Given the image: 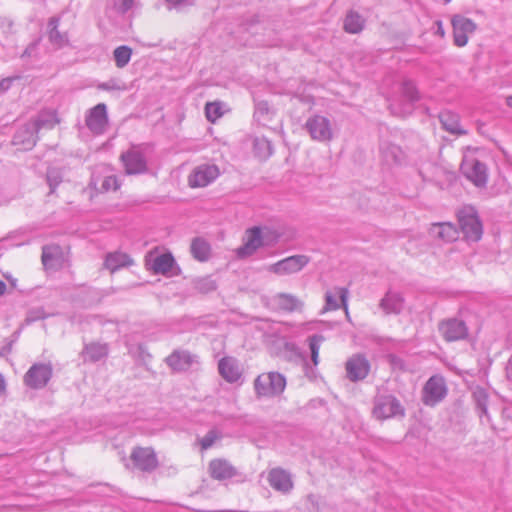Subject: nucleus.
Segmentation results:
<instances>
[{"mask_svg":"<svg viewBox=\"0 0 512 512\" xmlns=\"http://www.w3.org/2000/svg\"><path fill=\"white\" fill-rule=\"evenodd\" d=\"M311 355V358H312V361L315 365H317L318 363V355L319 354H310Z\"/></svg>","mask_w":512,"mask_h":512,"instance_id":"052dcab7","label":"nucleus"},{"mask_svg":"<svg viewBox=\"0 0 512 512\" xmlns=\"http://www.w3.org/2000/svg\"><path fill=\"white\" fill-rule=\"evenodd\" d=\"M365 19L354 10H350L343 21V29L349 34H358L365 27Z\"/></svg>","mask_w":512,"mask_h":512,"instance_id":"cd10ccee","label":"nucleus"},{"mask_svg":"<svg viewBox=\"0 0 512 512\" xmlns=\"http://www.w3.org/2000/svg\"><path fill=\"white\" fill-rule=\"evenodd\" d=\"M420 100L416 85L411 80H403L399 95L390 99L389 108L394 115L405 117L412 113L414 104Z\"/></svg>","mask_w":512,"mask_h":512,"instance_id":"f257e3e1","label":"nucleus"},{"mask_svg":"<svg viewBox=\"0 0 512 512\" xmlns=\"http://www.w3.org/2000/svg\"><path fill=\"white\" fill-rule=\"evenodd\" d=\"M168 4L172 5L173 7H176L178 5L184 4L187 2V0H166Z\"/></svg>","mask_w":512,"mask_h":512,"instance_id":"4d7b16f0","label":"nucleus"},{"mask_svg":"<svg viewBox=\"0 0 512 512\" xmlns=\"http://www.w3.org/2000/svg\"><path fill=\"white\" fill-rule=\"evenodd\" d=\"M380 152L383 161L388 165L399 163L402 160V150L395 144L383 142L380 146Z\"/></svg>","mask_w":512,"mask_h":512,"instance_id":"c756f323","label":"nucleus"},{"mask_svg":"<svg viewBox=\"0 0 512 512\" xmlns=\"http://www.w3.org/2000/svg\"><path fill=\"white\" fill-rule=\"evenodd\" d=\"M435 26H436L435 34L440 36L441 38H443L445 36V30H444L442 21L437 20L435 22Z\"/></svg>","mask_w":512,"mask_h":512,"instance_id":"5fc2aeb1","label":"nucleus"},{"mask_svg":"<svg viewBox=\"0 0 512 512\" xmlns=\"http://www.w3.org/2000/svg\"><path fill=\"white\" fill-rule=\"evenodd\" d=\"M85 123L93 134H103L108 125L106 105L104 103H99L91 108L86 115Z\"/></svg>","mask_w":512,"mask_h":512,"instance_id":"ddd939ff","label":"nucleus"},{"mask_svg":"<svg viewBox=\"0 0 512 512\" xmlns=\"http://www.w3.org/2000/svg\"><path fill=\"white\" fill-rule=\"evenodd\" d=\"M52 376V368L46 364H34L25 374L24 381L33 389L46 386Z\"/></svg>","mask_w":512,"mask_h":512,"instance_id":"2eb2a0df","label":"nucleus"},{"mask_svg":"<svg viewBox=\"0 0 512 512\" xmlns=\"http://www.w3.org/2000/svg\"><path fill=\"white\" fill-rule=\"evenodd\" d=\"M97 88L104 91H120L125 90L126 86L125 83L119 79H110L107 82L98 84Z\"/></svg>","mask_w":512,"mask_h":512,"instance_id":"37998d69","label":"nucleus"},{"mask_svg":"<svg viewBox=\"0 0 512 512\" xmlns=\"http://www.w3.org/2000/svg\"><path fill=\"white\" fill-rule=\"evenodd\" d=\"M447 394L445 381L440 376H432L424 385L422 400L425 405L434 406L442 401Z\"/></svg>","mask_w":512,"mask_h":512,"instance_id":"9d476101","label":"nucleus"},{"mask_svg":"<svg viewBox=\"0 0 512 512\" xmlns=\"http://www.w3.org/2000/svg\"><path fill=\"white\" fill-rule=\"evenodd\" d=\"M100 356H101V354H93L92 359H93L94 361H98V360L100 359Z\"/></svg>","mask_w":512,"mask_h":512,"instance_id":"e2e57ef3","label":"nucleus"},{"mask_svg":"<svg viewBox=\"0 0 512 512\" xmlns=\"http://www.w3.org/2000/svg\"><path fill=\"white\" fill-rule=\"evenodd\" d=\"M220 175V170L214 164H201L193 169L188 177L189 186L192 188L206 187L214 182Z\"/></svg>","mask_w":512,"mask_h":512,"instance_id":"423d86ee","label":"nucleus"},{"mask_svg":"<svg viewBox=\"0 0 512 512\" xmlns=\"http://www.w3.org/2000/svg\"><path fill=\"white\" fill-rule=\"evenodd\" d=\"M310 261L306 255H293L269 266L268 270L277 275H288L301 271Z\"/></svg>","mask_w":512,"mask_h":512,"instance_id":"9b49d317","label":"nucleus"},{"mask_svg":"<svg viewBox=\"0 0 512 512\" xmlns=\"http://www.w3.org/2000/svg\"><path fill=\"white\" fill-rule=\"evenodd\" d=\"M219 374L228 383H242L243 366L232 356L223 357L218 363Z\"/></svg>","mask_w":512,"mask_h":512,"instance_id":"4468645a","label":"nucleus"},{"mask_svg":"<svg viewBox=\"0 0 512 512\" xmlns=\"http://www.w3.org/2000/svg\"><path fill=\"white\" fill-rule=\"evenodd\" d=\"M460 228L468 241L477 242L483 234V226L477 215L471 207H465L458 213Z\"/></svg>","mask_w":512,"mask_h":512,"instance_id":"20e7f679","label":"nucleus"},{"mask_svg":"<svg viewBox=\"0 0 512 512\" xmlns=\"http://www.w3.org/2000/svg\"><path fill=\"white\" fill-rule=\"evenodd\" d=\"M220 438L219 433L216 430H210L201 440L200 444L202 449L207 450L210 448L216 440Z\"/></svg>","mask_w":512,"mask_h":512,"instance_id":"49530a36","label":"nucleus"},{"mask_svg":"<svg viewBox=\"0 0 512 512\" xmlns=\"http://www.w3.org/2000/svg\"><path fill=\"white\" fill-rule=\"evenodd\" d=\"M165 361L173 371L180 372L191 366L193 358L190 354H169Z\"/></svg>","mask_w":512,"mask_h":512,"instance_id":"473e14b6","label":"nucleus"},{"mask_svg":"<svg viewBox=\"0 0 512 512\" xmlns=\"http://www.w3.org/2000/svg\"><path fill=\"white\" fill-rule=\"evenodd\" d=\"M61 250L59 246H44L42 250V263L46 268H56L60 265Z\"/></svg>","mask_w":512,"mask_h":512,"instance_id":"7c9ffc66","label":"nucleus"},{"mask_svg":"<svg viewBox=\"0 0 512 512\" xmlns=\"http://www.w3.org/2000/svg\"><path fill=\"white\" fill-rule=\"evenodd\" d=\"M430 234L445 242H451L458 238L457 228L448 222L434 223L430 228Z\"/></svg>","mask_w":512,"mask_h":512,"instance_id":"bb28decb","label":"nucleus"},{"mask_svg":"<svg viewBox=\"0 0 512 512\" xmlns=\"http://www.w3.org/2000/svg\"><path fill=\"white\" fill-rule=\"evenodd\" d=\"M112 8L119 14L128 12L134 4V0H111Z\"/></svg>","mask_w":512,"mask_h":512,"instance_id":"a18cd8bd","label":"nucleus"},{"mask_svg":"<svg viewBox=\"0 0 512 512\" xmlns=\"http://www.w3.org/2000/svg\"><path fill=\"white\" fill-rule=\"evenodd\" d=\"M133 465L144 472H152L158 466V459L155 451L150 447H136L131 452Z\"/></svg>","mask_w":512,"mask_h":512,"instance_id":"f8f14e48","label":"nucleus"},{"mask_svg":"<svg viewBox=\"0 0 512 512\" xmlns=\"http://www.w3.org/2000/svg\"><path fill=\"white\" fill-rule=\"evenodd\" d=\"M388 360L393 366L394 369L399 370H408V368L405 366L403 360L399 357L398 354H387Z\"/></svg>","mask_w":512,"mask_h":512,"instance_id":"3c124183","label":"nucleus"},{"mask_svg":"<svg viewBox=\"0 0 512 512\" xmlns=\"http://www.w3.org/2000/svg\"><path fill=\"white\" fill-rule=\"evenodd\" d=\"M348 293V289L339 287L334 288L333 291H327L325 294L326 310H337L342 305L346 314H348Z\"/></svg>","mask_w":512,"mask_h":512,"instance_id":"5701e85b","label":"nucleus"},{"mask_svg":"<svg viewBox=\"0 0 512 512\" xmlns=\"http://www.w3.org/2000/svg\"><path fill=\"white\" fill-rule=\"evenodd\" d=\"M209 472L212 478L226 480L236 475L235 468L226 460L215 459L209 464Z\"/></svg>","mask_w":512,"mask_h":512,"instance_id":"b1692460","label":"nucleus"},{"mask_svg":"<svg viewBox=\"0 0 512 512\" xmlns=\"http://www.w3.org/2000/svg\"><path fill=\"white\" fill-rule=\"evenodd\" d=\"M506 104L507 106H509L510 108H512V96H508L506 98Z\"/></svg>","mask_w":512,"mask_h":512,"instance_id":"680f3d73","label":"nucleus"},{"mask_svg":"<svg viewBox=\"0 0 512 512\" xmlns=\"http://www.w3.org/2000/svg\"><path fill=\"white\" fill-rule=\"evenodd\" d=\"M263 245L261 229L253 227L246 232L244 244L237 249L240 258L248 257Z\"/></svg>","mask_w":512,"mask_h":512,"instance_id":"a211bd4d","label":"nucleus"},{"mask_svg":"<svg viewBox=\"0 0 512 512\" xmlns=\"http://www.w3.org/2000/svg\"><path fill=\"white\" fill-rule=\"evenodd\" d=\"M475 395L477 396V403L478 407L481 409V411L486 414L487 413V407H486V395L484 391L480 390L475 392Z\"/></svg>","mask_w":512,"mask_h":512,"instance_id":"603ef678","label":"nucleus"},{"mask_svg":"<svg viewBox=\"0 0 512 512\" xmlns=\"http://www.w3.org/2000/svg\"><path fill=\"white\" fill-rule=\"evenodd\" d=\"M18 79V77H7L0 80V93L6 92L12 85L13 81Z\"/></svg>","mask_w":512,"mask_h":512,"instance_id":"864d4df0","label":"nucleus"},{"mask_svg":"<svg viewBox=\"0 0 512 512\" xmlns=\"http://www.w3.org/2000/svg\"><path fill=\"white\" fill-rule=\"evenodd\" d=\"M16 33L14 21L7 16H0V42L10 41Z\"/></svg>","mask_w":512,"mask_h":512,"instance_id":"4c0bfd02","label":"nucleus"},{"mask_svg":"<svg viewBox=\"0 0 512 512\" xmlns=\"http://www.w3.org/2000/svg\"><path fill=\"white\" fill-rule=\"evenodd\" d=\"M205 115L210 122H215L222 116L221 106L217 102H209L205 106Z\"/></svg>","mask_w":512,"mask_h":512,"instance_id":"79ce46f5","label":"nucleus"},{"mask_svg":"<svg viewBox=\"0 0 512 512\" xmlns=\"http://www.w3.org/2000/svg\"><path fill=\"white\" fill-rule=\"evenodd\" d=\"M46 317H47V314L45 313L44 309L42 307H37V308L30 309L27 312L24 322L26 324H31L35 321L44 319Z\"/></svg>","mask_w":512,"mask_h":512,"instance_id":"c03bdc74","label":"nucleus"},{"mask_svg":"<svg viewBox=\"0 0 512 512\" xmlns=\"http://www.w3.org/2000/svg\"><path fill=\"white\" fill-rule=\"evenodd\" d=\"M461 172L477 187H484L487 183V167L476 158H465L461 164Z\"/></svg>","mask_w":512,"mask_h":512,"instance_id":"6e6552de","label":"nucleus"},{"mask_svg":"<svg viewBox=\"0 0 512 512\" xmlns=\"http://www.w3.org/2000/svg\"><path fill=\"white\" fill-rule=\"evenodd\" d=\"M37 139L38 136L35 130V124L27 122L16 131L13 137V143L14 145L21 146L24 150H30L35 146Z\"/></svg>","mask_w":512,"mask_h":512,"instance_id":"6ab92c4d","label":"nucleus"},{"mask_svg":"<svg viewBox=\"0 0 512 512\" xmlns=\"http://www.w3.org/2000/svg\"><path fill=\"white\" fill-rule=\"evenodd\" d=\"M60 24V17H51L47 24V35L49 42L55 48H63L69 44L68 34L66 32H60L58 27Z\"/></svg>","mask_w":512,"mask_h":512,"instance_id":"412c9836","label":"nucleus"},{"mask_svg":"<svg viewBox=\"0 0 512 512\" xmlns=\"http://www.w3.org/2000/svg\"><path fill=\"white\" fill-rule=\"evenodd\" d=\"M443 1H444L445 3H448V2H450L451 0H443Z\"/></svg>","mask_w":512,"mask_h":512,"instance_id":"69168bd1","label":"nucleus"},{"mask_svg":"<svg viewBox=\"0 0 512 512\" xmlns=\"http://www.w3.org/2000/svg\"><path fill=\"white\" fill-rule=\"evenodd\" d=\"M439 120L442 128L451 134L463 135L466 133V131L461 128L459 115L450 110L440 112Z\"/></svg>","mask_w":512,"mask_h":512,"instance_id":"a878e982","label":"nucleus"},{"mask_svg":"<svg viewBox=\"0 0 512 512\" xmlns=\"http://www.w3.org/2000/svg\"><path fill=\"white\" fill-rule=\"evenodd\" d=\"M7 289V285L4 281L0 280V296H2Z\"/></svg>","mask_w":512,"mask_h":512,"instance_id":"bf43d9fd","label":"nucleus"},{"mask_svg":"<svg viewBox=\"0 0 512 512\" xmlns=\"http://www.w3.org/2000/svg\"><path fill=\"white\" fill-rule=\"evenodd\" d=\"M451 25L453 28V42L457 47L466 46L469 36L477 28L476 23L472 19L461 14H455L451 17Z\"/></svg>","mask_w":512,"mask_h":512,"instance_id":"39448f33","label":"nucleus"},{"mask_svg":"<svg viewBox=\"0 0 512 512\" xmlns=\"http://www.w3.org/2000/svg\"><path fill=\"white\" fill-rule=\"evenodd\" d=\"M132 49L126 45L117 47L114 52V60L118 68H124L130 61Z\"/></svg>","mask_w":512,"mask_h":512,"instance_id":"ea45409f","label":"nucleus"},{"mask_svg":"<svg viewBox=\"0 0 512 512\" xmlns=\"http://www.w3.org/2000/svg\"><path fill=\"white\" fill-rule=\"evenodd\" d=\"M404 409L400 402L391 395L379 396L375 399L373 416L378 420H385L397 415H403Z\"/></svg>","mask_w":512,"mask_h":512,"instance_id":"0eeeda50","label":"nucleus"},{"mask_svg":"<svg viewBox=\"0 0 512 512\" xmlns=\"http://www.w3.org/2000/svg\"><path fill=\"white\" fill-rule=\"evenodd\" d=\"M380 307L386 314H399L404 307V298L398 292L388 291L380 301Z\"/></svg>","mask_w":512,"mask_h":512,"instance_id":"393cba45","label":"nucleus"},{"mask_svg":"<svg viewBox=\"0 0 512 512\" xmlns=\"http://www.w3.org/2000/svg\"><path fill=\"white\" fill-rule=\"evenodd\" d=\"M193 257L199 261H206L210 255V245L202 238L193 239L190 247Z\"/></svg>","mask_w":512,"mask_h":512,"instance_id":"72a5a7b5","label":"nucleus"},{"mask_svg":"<svg viewBox=\"0 0 512 512\" xmlns=\"http://www.w3.org/2000/svg\"><path fill=\"white\" fill-rule=\"evenodd\" d=\"M254 153L260 159H267L273 153L271 142L265 137H256L253 142Z\"/></svg>","mask_w":512,"mask_h":512,"instance_id":"f704fd0d","label":"nucleus"},{"mask_svg":"<svg viewBox=\"0 0 512 512\" xmlns=\"http://www.w3.org/2000/svg\"><path fill=\"white\" fill-rule=\"evenodd\" d=\"M120 159L125 168V173L128 175L143 174L148 171L147 159L143 152L137 147H132L122 153Z\"/></svg>","mask_w":512,"mask_h":512,"instance_id":"1a4fd4ad","label":"nucleus"},{"mask_svg":"<svg viewBox=\"0 0 512 512\" xmlns=\"http://www.w3.org/2000/svg\"><path fill=\"white\" fill-rule=\"evenodd\" d=\"M439 330L447 341L461 340L468 335V328L465 322L455 318L443 321L439 325Z\"/></svg>","mask_w":512,"mask_h":512,"instance_id":"dca6fc26","label":"nucleus"},{"mask_svg":"<svg viewBox=\"0 0 512 512\" xmlns=\"http://www.w3.org/2000/svg\"><path fill=\"white\" fill-rule=\"evenodd\" d=\"M91 187H93L98 192H108L110 190H117L119 188L118 179L114 175L106 176L101 183V186H97V179L94 175H92L90 184Z\"/></svg>","mask_w":512,"mask_h":512,"instance_id":"e433bc0d","label":"nucleus"},{"mask_svg":"<svg viewBox=\"0 0 512 512\" xmlns=\"http://www.w3.org/2000/svg\"><path fill=\"white\" fill-rule=\"evenodd\" d=\"M133 264V259L127 253L121 251L107 253L104 260V267L112 273Z\"/></svg>","mask_w":512,"mask_h":512,"instance_id":"4be33fe9","label":"nucleus"},{"mask_svg":"<svg viewBox=\"0 0 512 512\" xmlns=\"http://www.w3.org/2000/svg\"><path fill=\"white\" fill-rule=\"evenodd\" d=\"M35 47H36V44H31L29 47H27L25 49V51L23 52L22 57L31 56L32 51L35 49Z\"/></svg>","mask_w":512,"mask_h":512,"instance_id":"6e6d98bb","label":"nucleus"},{"mask_svg":"<svg viewBox=\"0 0 512 512\" xmlns=\"http://www.w3.org/2000/svg\"><path fill=\"white\" fill-rule=\"evenodd\" d=\"M369 371L370 363L361 354H357L351 357L346 362L347 377L353 382L363 380L364 378H366Z\"/></svg>","mask_w":512,"mask_h":512,"instance_id":"f3484780","label":"nucleus"},{"mask_svg":"<svg viewBox=\"0 0 512 512\" xmlns=\"http://www.w3.org/2000/svg\"><path fill=\"white\" fill-rule=\"evenodd\" d=\"M278 306L287 311H295L302 306L301 301L294 295L280 293L276 296Z\"/></svg>","mask_w":512,"mask_h":512,"instance_id":"c9c22d12","label":"nucleus"},{"mask_svg":"<svg viewBox=\"0 0 512 512\" xmlns=\"http://www.w3.org/2000/svg\"><path fill=\"white\" fill-rule=\"evenodd\" d=\"M175 264L174 257L170 253H164L156 256L151 264L150 269L155 274H163L166 275L172 271V268Z\"/></svg>","mask_w":512,"mask_h":512,"instance_id":"c85d7f7f","label":"nucleus"},{"mask_svg":"<svg viewBox=\"0 0 512 512\" xmlns=\"http://www.w3.org/2000/svg\"><path fill=\"white\" fill-rule=\"evenodd\" d=\"M304 128L314 141L327 143L334 138L332 122L323 115L314 114L308 117Z\"/></svg>","mask_w":512,"mask_h":512,"instance_id":"7ed1b4c3","label":"nucleus"},{"mask_svg":"<svg viewBox=\"0 0 512 512\" xmlns=\"http://www.w3.org/2000/svg\"><path fill=\"white\" fill-rule=\"evenodd\" d=\"M383 343L381 344L384 349H404L405 348V342L399 341V340H392V339H383Z\"/></svg>","mask_w":512,"mask_h":512,"instance_id":"8fccbe9b","label":"nucleus"},{"mask_svg":"<svg viewBox=\"0 0 512 512\" xmlns=\"http://www.w3.org/2000/svg\"><path fill=\"white\" fill-rule=\"evenodd\" d=\"M286 387L285 377L277 372L263 373L254 381L258 398H272L280 395Z\"/></svg>","mask_w":512,"mask_h":512,"instance_id":"f03ea898","label":"nucleus"},{"mask_svg":"<svg viewBox=\"0 0 512 512\" xmlns=\"http://www.w3.org/2000/svg\"><path fill=\"white\" fill-rule=\"evenodd\" d=\"M194 288L203 294L214 291L217 288L216 282L210 277H203L194 282Z\"/></svg>","mask_w":512,"mask_h":512,"instance_id":"a19ab883","label":"nucleus"},{"mask_svg":"<svg viewBox=\"0 0 512 512\" xmlns=\"http://www.w3.org/2000/svg\"><path fill=\"white\" fill-rule=\"evenodd\" d=\"M61 180L62 179L57 171H47V183L50 187V193H53L55 191L56 187L60 184Z\"/></svg>","mask_w":512,"mask_h":512,"instance_id":"de8ad7c7","label":"nucleus"},{"mask_svg":"<svg viewBox=\"0 0 512 512\" xmlns=\"http://www.w3.org/2000/svg\"><path fill=\"white\" fill-rule=\"evenodd\" d=\"M325 340L322 334H314L308 338V346L310 352H318L321 346V343Z\"/></svg>","mask_w":512,"mask_h":512,"instance_id":"09e8293b","label":"nucleus"},{"mask_svg":"<svg viewBox=\"0 0 512 512\" xmlns=\"http://www.w3.org/2000/svg\"><path fill=\"white\" fill-rule=\"evenodd\" d=\"M285 346H286V348H287L290 352H292V350H293V349L289 347V344H288V343H285Z\"/></svg>","mask_w":512,"mask_h":512,"instance_id":"0e129e2a","label":"nucleus"},{"mask_svg":"<svg viewBox=\"0 0 512 512\" xmlns=\"http://www.w3.org/2000/svg\"><path fill=\"white\" fill-rule=\"evenodd\" d=\"M5 387H6L5 380H4L3 376L0 374V396L5 392Z\"/></svg>","mask_w":512,"mask_h":512,"instance_id":"13d9d810","label":"nucleus"},{"mask_svg":"<svg viewBox=\"0 0 512 512\" xmlns=\"http://www.w3.org/2000/svg\"><path fill=\"white\" fill-rule=\"evenodd\" d=\"M273 112L266 101H259L255 104L254 118L258 123L263 125L270 121Z\"/></svg>","mask_w":512,"mask_h":512,"instance_id":"58836bf2","label":"nucleus"},{"mask_svg":"<svg viewBox=\"0 0 512 512\" xmlns=\"http://www.w3.org/2000/svg\"><path fill=\"white\" fill-rule=\"evenodd\" d=\"M29 122L30 124H35V130L38 132L42 128H53L59 121L54 111L44 110L41 111L35 119Z\"/></svg>","mask_w":512,"mask_h":512,"instance_id":"2f4dec72","label":"nucleus"},{"mask_svg":"<svg viewBox=\"0 0 512 512\" xmlns=\"http://www.w3.org/2000/svg\"><path fill=\"white\" fill-rule=\"evenodd\" d=\"M270 486L282 493H287L293 488V482L289 472L282 468H273L268 473Z\"/></svg>","mask_w":512,"mask_h":512,"instance_id":"aec40b11","label":"nucleus"}]
</instances>
